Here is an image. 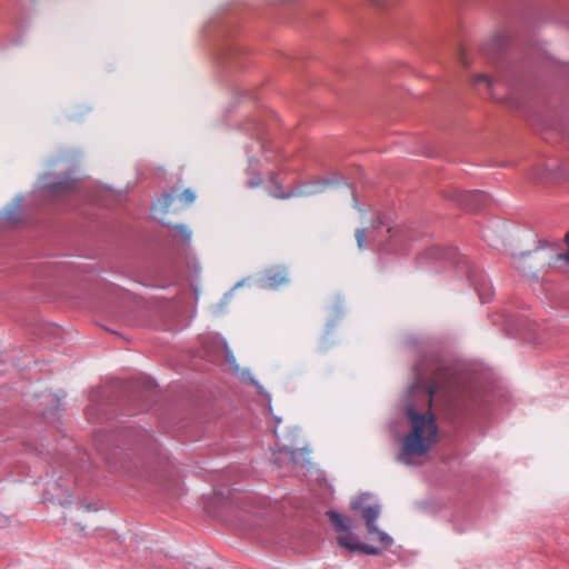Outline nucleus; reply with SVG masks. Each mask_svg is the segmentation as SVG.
I'll use <instances>...</instances> for the list:
<instances>
[{"label": "nucleus", "instance_id": "nucleus-1", "mask_svg": "<svg viewBox=\"0 0 569 569\" xmlns=\"http://www.w3.org/2000/svg\"><path fill=\"white\" fill-rule=\"evenodd\" d=\"M446 383L447 372L441 368L428 377L418 373L405 398L411 431L403 439L401 456H422L437 441V426L430 408L433 396Z\"/></svg>", "mask_w": 569, "mask_h": 569}, {"label": "nucleus", "instance_id": "nucleus-2", "mask_svg": "<svg viewBox=\"0 0 569 569\" xmlns=\"http://www.w3.org/2000/svg\"><path fill=\"white\" fill-rule=\"evenodd\" d=\"M180 262L182 261L186 269V280L190 283L197 292V282L201 274V263L192 252L191 239L192 232L184 226L180 224Z\"/></svg>", "mask_w": 569, "mask_h": 569}, {"label": "nucleus", "instance_id": "nucleus-3", "mask_svg": "<svg viewBox=\"0 0 569 569\" xmlns=\"http://www.w3.org/2000/svg\"><path fill=\"white\" fill-rule=\"evenodd\" d=\"M41 194L43 199L57 200L79 191L78 179L71 176L57 177L46 173L41 177Z\"/></svg>", "mask_w": 569, "mask_h": 569}, {"label": "nucleus", "instance_id": "nucleus-4", "mask_svg": "<svg viewBox=\"0 0 569 569\" xmlns=\"http://www.w3.org/2000/svg\"><path fill=\"white\" fill-rule=\"evenodd\" d=\"M365 498L360 497L359 499L352 501L351 507L355 510H361L362 518L366 521V526L369 535L376 536V540H378L382 548L381 551L388 547H390L393 542L392 538L378 529L376 526V521L380 515V507L378 505H369L365 506Z\"/></svg>", "mask_w": 569, "mask_h": 569}, {"label": "nucleus", "instance_id": "nucleus-5", "mask_svg": "<svg viewBox=\"0 0 569 569\" xmlns=\"http://www.w3.org/2000/svg\"><path fill=\"white\" fill-rule=\"evenodd\" d=\"M176 194L163 193L152 206V217L164 227H177L178 208L176 206Z\"/></svg>", "mask_w": 569, "mask_h": 569}, {"label": "nucleus", "instance_id": "nucleus-6", "mask_svg": "<svg viewBox=\"0 0 569 569\" xmlns=\"http://www.w3.org/2000/svg\"><path fill=\"white\" fill-rule=\"evenodd\" d=\"M207 355L211 361L224 360L234 372H239L240 367L228 343L221 339H212L206 345Z\"/></svg>", "mask_w": 569, "mask_h": 569}, {"label": "nucleus", "instance_id": "nucleus-7", "mask_svg": "<svg viewBox=\"0 0 569 569\" xmlns=\"http://www.w3.org/2000/svg\"><path fill=\"white\" fill-rule=\"evenodd\" d=\"M337 542L339 546L348 549V550H358L366 555H379L381 553V549L375 546L366 545L359 542L357 537L353 533L347 532L346 535L339 536L337 538Z\"/></svg>", "mask_w": 569, "mask_h": 569}, {"label": "nucleus", "instance_id": "nucleus-8", "mask_svg": "<svg viewBox=\"0 0 569 569\" xmlns=\"http://www.w3.org/2000/svg\"><path fill=\"white\" fill-rule=\"evenodd\" d=\"M290 281V274L286 267L274 266L266 271L263 282L267 287L277 289Z\"/></svg>", "mask_w": 569, "mask_h": 569}, {"label": "nucleus", "instance_id": "nucleus-9", "mask_svg": "<svg viewBox=\"0 0 569 569\" xmlns=\"http://www.w3.org/2000/svg\"><path fill=\"white\" fill-rule=\"evenodd\" d=\"M327 515L337 531H349L351 525L348 518L336 511H328Z\"/></svg>", "mask_w": 569, "mask_h": 569}, {"label": "nucleus", "instance_id": "nucleus-10", "mask_svg": "<svg viewBox=\"0 0 569 569\" xmlns=\"http://www.w3.org/2000/svg\"><path fill=\"white\" fill-rule=\"evenodd\" d=\"M481 83L485 84L489 90H492L497 82H496V80H493L489 76L480 73V74H477L473 78V84L478 86V84H481Z\"/></svg>", "mask_w": 569, "mask_h": 569}, {"label": "nucleus", "instance_id": "nucleus-11", "mask_svg": "<svg viewBox=\"0 0 569 569\" xmlns=\"http://www.w3.org/2000/svg\"><path fill=\"white\" fill-rule=\"evenodd\" d=\"M181 198L184 201V203L191 204L196 200V192L190 188L184 189L183 192L181 193Z\"/></svg>", "mask_w": 569, "mask_h": 569}, {"label": "nucleus", "instance_id": "nucleus-12", "mask_svg": "<svg viewBox=\"0 0 569 569\" xmlns=\"http://www.w3.org/2000/svg\"><path fill=\"white\" fill-rule=\"evenodd\" d=\"M355 237H356V240H357L358 248L360 250H363L365 249V240H366V237H367L365 229H357L356 232H355Z\"/></svg>", "mask_w": 569, "mask_h": 569}, {"label": "nucleus", "instance_id": "nucleus-13", "mask_svg": "<svg viewBox=\"0 0 569 569\" xmlns=\"http://www.w3.org/2000/svg\"><path fill=\"white\" fill-rule=\"evenodd\" d=\"M262 184V179L260 177L249 179L247 186L249 188H257Z\"/></svg>", "mask_w": 569, "mask_h": 569}, {"label": "nucleus", "instance_id": "nucleus-14", "mask_svg": "<svg viewBox=\"0 0 569 569\" xmlns=\"http://www.w3.org/2000/svg\"><path fill=\"white\" fill-rule=\"evenodd\" d=\"M557 260L563 261L565 263H567L569 266V250L565 253L558 254Z\"/></svg>", "mask_w": 569, "mask_h": 569}, {"label": "nucleus", "instance_id": "nucleus-15", "mask_svg": "<svg viewBox=\"0 0 569 569\" xmlns=\"http://www.w3.org/2000/svg\"><path fill=\"white\" fill-rule=\"evenodd\" d=\"M270 196L274 197V198H279V199H287L290 197V194H287L284 193L283 191H279V192H271Z\"/></svg>", "mask_w": 569, "mask_h": 569}, {"label": "nucleus", "instance_id": "nucleus-16", "mask_svg": "<svg viewBox=\"0 0 569 569\" xmlns=\"http://www.w3.org/2000/svg\"><path fill=\"white\" fill-rule=\"evenodd\" d=\"M472 197H475V198H477V199H481V200L485 198V196H483L481 192H475V193L472 194Z\"/></svg>", "mask_w": 569, "mask_h": 569}, {"label": "nucleus", "instance_id": "nucleus-17", "mask_svg": "<svg viewBox=\"0 0 569 569\" xmlns=\"http://www.w3.org/2000/svg\"><path fill=\"white\" fill-rule=\"evenodd\" d=\"M566 239H567V241L569 242V233H568V234H566Z\"/></svg>", "mask_w": 569, "mask_h": 569}]
</instances>
